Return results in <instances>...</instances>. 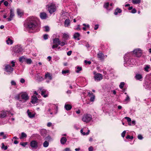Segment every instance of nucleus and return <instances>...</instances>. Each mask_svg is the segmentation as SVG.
<instances>
[{
	"mask_svg": "<svg viewBox=\"0 0 151 151\" xmlns=\"http://www.w3.org/2000/svg\"><path fill=\"white\" fill-rule=\"evenodd\" d=\"M27 28L30 30H35L37 31L39 30V26L37 21L34 18L28 19L27 24Z\"/></svg>",
	"mask_w": 151,
	"mask_h": 151,
	"instance_id": "obj_1",
	"label": "nucleus"
},
{
	"mask_svg": "<svg viewBox=\"0 0 151 151\" xmlns=\"http://www.w3.org/2000/svg\"><path fill=\"white\" fill-rule=\"evenodd\" d=\"M16 99L19 100V101H21L22 100L21 99H22L24 102L29 99V96L28 94L25 92H22L19 94L15 96Z\"/></svg>",
	"mask_w": 151,
	"mask_h": 151,
	"instance_id": "obj_2",
	"label": "nucleus"
},
{
	"mask_svg": "<svg viewBox=\"0 0 151 151\" xmlns=\"http://www.w3.org/2000/svg\"><path fill=\"white\" fill-rule=\"evenodd\" d=\"M129 54L127 53L125 54L124 56V59L125 63H124V65L125 66L127 67L129 65H133L134 64V63L133 62V60L132 59H129Z\"/></svg>",
	"mask_w": 151,
	"mask_h": 151,
	"instance_id": "obj_3",
	"label": "nucleus"
},
{
	"mask_svg": "<svg viewBox=\"0 0 151 151\" xmlns=\"http://www.w3.org/2000/svg\"><path fill=\"white\" fill-rule=\"evenodd\" d=\"M46 8L47 9L49 12L52 14L55 12L56 9L55 5L53 3L49 4L46 6Z\"/></svg>",
	"mask_w": 151,
	"mask_h": 151,
	"instance_id": "obj_4",
	"label": "nucleus"
},
{
	"mask_svg": "<svg viewBox=\"0 0 151 151\" xmlns=\"http://www.w3.org/2000/svg\"><path fill=\"white\" fill-rule=\"evenodd\" d=\"M92 119V116L89 114H85L82 118V120L84 122L88 123L90 122Z\"/></svg>",
	"mask_w": 151,
	"mask_h": 151,
	"instance_id": "obj_5",
	"label": "nucleus"
},
{
	"mask_svg": "<svg viewBox=\"0 0 151 151\" xmlns=\"http://www.w3.org/2000/svg\"><path fill=\"white\" fill-rule=\"evenodd\" d=\"M4 67V70L9 74L12 73L14 70V69L9 65L5 64Z\"/></svg>",
	"mask_w": 151,
	"mask_h": 151,
	"instance_id": "obj_6",
	"label": "nucleus"
},
{
	"mask_svg": "<svg viewBox=\"0 0 151 151\" xmlns=\"http://www.w3.org/2000/svg\"><path fill=\"white\" fill-rule=\"evenodd\" d=\"M13 50L16 53H20L23 50V48L20 45H16L13 48Z\"/></svg>",
	"mask_w": 151,
	"mask_h": 151,
	"instance_id": "obj_7",
	"label": "nucleus"
},
{
	"mask_svg": "<svg viewBox=\"0 0 151 151\" xmlns=\"http://www.w3.org/2000/svg\"><path fill=\"white\" fill-rule=\"evenodd\" d=\"M96 72H93V74L95 75L94 78L95 81H99L102 79L103 78L102 75L100 73L95 74Z\"/></svg>",
	"mask_w": 151,
	"mask_h": 151,
	"instance_id": "obj_8",
	"label": "nucleus"
},
{
	"mask_svg": "<svg viewBox=\"0 0 151 151\" xmlns=\"http://www.w3.org/2000/svg\"><path fill=\"white\" fill-rule=\"evenodd\" d=\"M133 53L137 57L141 56L142 54V51L139 48L134 50L133 51Z\"/></svg>",
	"mask_w": 151,
	"mask_h": 151,
	"instance_id": "obj_9",
	"label": "nucleus"
},
{
	"mask_svg": "<svg viewBox=\"0 0 151 151\" xmlns=\"http://www.w3.org/2000/svg\"><path fill=\"white\" fill-rule=\"evenodd\" d=\"M45 79L48 80V81H46V82L49 83L52 79V74L49 72L46 73L45 76Z\"/></svg>",
	"mask_w": 151,
	"mask_h": 151,
	"instance_id": "obj_10",
	"label": "nucleus"
},
{
	"mask_svg": "<svg viewBox=\"0 0 151 151\" xmlns=\"http://www.w3.org/2000/svg\"><path fill=\"white\" fill-rule=\"evenodd\" d=\"M10 114L12 115H13L12 114H11L9 111H4L1 112L0 114V116L1 118H4L9 115Z\"/></svg>",
	"mask_w": 151,
	"mask_h": 151,
	"instance_id": "obj_11",
	"label": "nucleus"
},
{
	"mask_svg": "<svg viewBox=\"0 0 151 151\" xmlns=\"http://www.w3.org/2000/svg\"><path fill=\"white\" fill-rule=\"evenodd\" d=\"M14 16V10L11 9L10 10V17L7 19L8 22L10 21L12 19V18Z\"/></svg>",
	"mask_w": 151,
	"mask_h": 151,
	"instance_id": "obj_12",
	"label": "nucleus"
},
{
	"mask_svg": "<svg viewBox=\"0 0 151 151\" xmlns=\"http://www.w3.org/2000/svg\"><path fill=\"white\" fill-rule=\"evenodd\" d=\"M31 147L33 149H37L38 147V143L35 140L31 141L30 143Z\"/></svg>",
	"mask_w": 151,
	"mask_h": 151,
	"instance_id": "obj_13",
	"label": "nucleus"
},
{
	"mask_svg": "<svg viewBox=\"0 0 151 151\" xmlns=\"http://www.w3.org/2000/svg\"><path fill=\"white\" fill-rule=\"evenodd\" d=\"M62 38L65 40H68L69 38V35L68 33H63Z\"/></svg>",
	"mask_w": 151,
	"mask_h": 151,
	"instance_id": "obj_14",
	"label": "nucleus"
},
{
	"mask_svg": "<svg viewBox=\"0 0 151 151\" xmlns=\"http://www.w3.org/2000/svg\"><path fill=\"white\" fill-rule=\"evenodd\" d=\"M97 57L100 60H102L104 58L105 56L104 54L101 52L97 54Z\"/></svg>",
	"mask_w": 151,
	"mask_h": 151,
	"instance_id": "obj_15",
	"label": "nucleus"
},
{
	"mask_svg": "<svg viewBox=\"0 0 151 151\" xmlns=\"http://www.w3.org/2000/svg\"><path fill=\"white\" fill-rule=\"evenodd\" d=\"M88 95L90 98V100L91 101L93 102L95 99V96L92 93H88Z\"/></svg>",
	"mask_w": 151,
	"mask_h": 151,
	"instance_id": "obj_16",
	"label": "nucleus"
},
{
	"mask_svg": "<svg viewBox=\"0 0 151 151\" xmlns=\"http://www.w3.org/2000/svg\"><path fill=\"white\" fill-rule=\"evenodd\" d=\"M35 77L36 79L38 81H41L43 80V78L42 76H40L39 74H37L35 75Z\"/></svg>",
	"mask_w": 151,
	"mask_h": 151,
	"instance_id": "obj_17",
	"label": "nucleus"
},
{
	"mask_svg": "<svg viewBox=\"0 0 151 151\" xmlns=\"http://www.w3.org/2000/svg\"><path fill=\"white\" fill-rule=\"evenodd\" d=\"M88 128L86 127H84L83 129H81V133L83 135H88L90 132V130H88V132L86 133L84 132H83V131H85V129H87Z\"/></svg>",
	"mask_w": 151,
	"mask_h": 151,
	"instance_id": "obj_18",
	"label": "nucleus"
},
{
	"mask_svg": "<svg viewBox=\"0 0 151 151\" xmlns=\"http://www.w3.org/2000/svg\"><path fill=\"white\" fill-rule=\"evenodd\" d=\"M40 16L41 18L42 19H46L47 17L46 14L44 12L40 13Z\"/></svg>",
	"mask_w": 151,
	"mask_h": 151,
	"instance_id": "obj_19",
	"label": "nucleus"
},
{
	"mask_svg": "<svg viewBox=\"0 0 151 151\" xmlns=\"http://www.w3.org/2000/svg\"><path fill=\"white\" fill-rule=\"evenodd\" d=\"M38 99L37 97L35 96H33L32 98V101L31 102L32 104H35L37 103Z\"/></svg>",
	"mask_w": 151,
	"mask_h": 151,
	"instance_id": "obj_20",
	"label": "nucleus"
},
{
	"mask_svg": "<svg viewBox=\"0 0 151 151\" xmlns=\"http://www.w3.org/2000/svg\"><path fill=\"white\" fill-rule=\"evenodd\" d=\"M27 112L29 117L32 118L35 116V114L33 113H32L31 112H30L29 110L28 109L27 110Z\"/></svg>",
	"mask_w": 151,
	"mask_h": 151,
	"instance_id": "obj_21",
	"label": "nucleus"
},
{
	"mask_svg": "<svg viewBox=\"0 0 151 151\" xmlns=\"http://www.w3.org/2000/svg\"><path fill=\"white\" fill-rule=\"evenodd\" d=\"M64 107L67 110H69L72 108V106L71 105L68 104H65L64 106Z\"/></svg>",
	"mask_w": 151,
	"mask_h": 151,
	"instance_id": "obj_22",
	"label": "nucleus"
},
{
	"mask_svg": "<svg viewBox=\"0 0 151 151\" xmlns=\"http://www.w3.org/2000/svg\"><path fill=\"white\" fill-rule=\"evenodd\" d=\"M40 133L42 135L45 137L47 134V131L45 129H42L40 131Z\"/></svg>",
	"mask_w": 151,
	"mask_h": 151,
	"instance_id": "obj_23",
	"label": "nucleus"
},
{
	"mask_svg": "<svg viewBox=\"0 0 151 151\" xmlns=\"http://www.w3.org/2000/svg\"><path fill=\"white\" fill-rule=\"evenodd\" d=\"M80 36V34L78 32L75 33L73 35V38L75 39H77L78 40H80V39L78 37Z\"/></svg>",
	"mask_w": 151,
	"mask_h": 151,
	"instance_id": "obj_24",
	"label": "nucleus"
},
{
	"mask_svg": "<svg viewBox=\"0 0 151 151\" xmlns=\"http://www.w3.org/2000/svg\"><path fill=\"white\" fill-rule=\"evenodd\" d=\"M67 141V139L65 137H62L60 139V142L62 144H64Z\"/></svg>",
	"mask_w": 151,
	"mask_h": 151,
	"instance_id": "obj_25",
	"label": "nucleus"
},
{
	"mask_svg": "<svg viewBox=\"0 0 151 151\" xmlns=\"http://www.w3.org/2000/svg\"><path fill=\"white\" fill-rule=\"evenodd\" d=\"M135 78L137 80H139L142 78V77L141 75L137 74L135 76Z\"/></svg>",
	"mask_w": 151,
	"mask_h": 151,
	"instance_id": "obj_26",
	"label": "nucleus"
},
{
	"mask_svg": "<svg viewBox=\"0 0 151 151\" xmlns=\"http://www.w3.org/2000/svg\"><path fill=\"white\" fill-rule=\"evenodd\" d=\"M60 42V41L59 38H55L53 40V43L54 44H58L59 45Z\"/></svg>",
	"mask_w": 151,
	"mask_h": 151,
	"instance_id": "obj_27",
	"label": "nucleus"
},
{
	"mask_svg": "<svg viewBox=\"0 0 151 151\" xmlns=\"http://www.w3.org/2000/svg\"><path fill=\"white\" fill-rule=\"evenodd\" d=\"M17 12L18 16L21 17L23 14V12L22 11L19 9H17Z\"/></svg>",
	"mask_w": 151,
	"mask_h": 151,
	"instance_id": "obj_28",
	"label": "nucleus"
},
{
	"mask_svg": "<svg viewBox=\"0 0 151 151\" xmlns=\"http://www.w3.org/2000/svg\"><path fill=\"white\" fill-rule=\"evenodd\" d=\"M122 12V11L120 9L117 8L115 9L114 14L115 15H117L118 13H120Z\"/></svg>",
	"mask_w": 151,
	"mask_h": 151,
	"instance_id": "obj_29",
	"label": "nucleus"
},
{
	"mask_svg": "<svg viewBox=\"0 0 151 151\" xmlns=\"http://www.w3.org/2000/svg\"><path fill=\"white\" fill-rule=\"evenodd\" d=\"M70 20L69 19H66L65 21V27H68L70 24Z\"/></svg>",
	"mask_w": 151,
	"mask_h": 151,
	"instance_id": "obj_30",
	"label": "nucleus"
},
{
	"mask_svg": "<svg viewBox=\"0 0 151 151\" xmlns=\"http://www.w3.org/2000/svg\"><path fill=\"white\" fill-rule=\"evenodd\" d=\"M46 91H47L45 90H43L41 91V95L42 96H43V97L45 98H46L47 96V95L45 94L46 93Z\"/></svg>",
	"mask_w": 151,
	"mask_h": 151,
	"instance_id": "obj_31",
	"label": "nucleus"
},
{
	"mask_svg": "<svg viewBox=\"0 0 151 151\" xmlns=\"http://www.w3.org/2000/svg\"><path fill=\"white\" fill-rule=\"evenodd\" d=\"M26 59V58L23 56L19 58V60L20 62L22 63L23 62H25Z\"/></svg>",
	"mask_w": 151,
	"mask_h": 151,
	"instance_id": "obj_32",
	"label": "nucleus"
},
{
	"mask_svg": "<svg viewBox=\"0 0 151 151\" xmlns=\"http://www.w3.org/2000/svg\"><path fill=\"white\" fill-rule=\"evenodd\" d=\"M32 60L31 59H27L26 58L25 62L28 64H30L32 63Z\"/></svg>",
	"mask_w": 151,
	"mask_h": 151,
	"instance_id": "obj_33",
	"label": "nucleus"
},
{
	"mask_svg": "<svg viewBox=\"0 0 151 151\" xmlns=\"http://www.w3.org/2000/svg\"><path fill=\"white\" fill-rule=\"evenodd\" d=\"M6 42L7 44L8 45H12L13 43V41L11 40L9 38L6 40Z\"/></svg>",
	"mask_w": 151,
	"mask_h": 151,
	"instance_id": "obj_34",
	"label": "nucleus"
},
{
	"mask_svg": "<svg viewBox=\"0 0 151 151\" xmlns=\"http://www.w3.org/2000/svg\"><path fill=\"white\" fill-rule=\"evenodd\" d=\"M26 134L24 132H22L21 133V135L20 137V139H22L24 138H26L27 137Z\"/></svg>",
	"mask_w": 151,
	"mask_h": 151,
	"instance_id": "obj_35",
	"label": "nucleus"
},
{
	"mask_svg": "<svg viewBox=\"0 0 151 151\" xmlns=\"http://www.w3.org/2000/svg\"><path fill=\"white\" fill-rule=\"evenodd\" d=\"M67 43L66 42V41L65 40L64 41L61 42L60 41V42L59 43V45H60L61 46H63L64 45H67Z\"/></svg>",
	"mask_w": 151,
	"mask_h": 151,
	"instance_id": "obj_36",
	"label": "nucleus"
},
{
	"mask_svg": "<svg viewBox=\"0 0 151 151\" xmlns=\"http://www.w3.org/2000/svg\"><path fill=\"white\" fill-rule=\"evenodd\" d=\"M17 107L19 109H21L22 108L21 103L20 102H18L17 103Z\"/></svg>",
	"mask_w": 151,
	"mask_h": 151,
	"instance_id": "obj_37",
	"label": "nucleus"
},
{
	"mask_svg": "<svg viewBox=\"0 0 151 151\" xmlns=\"http://www.w3.org/2000/svg\"><path fill=\"white\" fill-rule=\"evenodd\" d=\"M150 68V66L149 65H147L144 68V70L145 71L148 72L149 69Z\"/></svg>",
	"mask_w": 151,
	"mask_h": 151,
	"instance_id": "obj_38",
	"label": "nucleus"
},
{
	"mask_svg": "<svg viewBox=\"0 0 151 151\" xmlns=\"http://www.w3.org/2000/svg\"><path fill=\"white\" fill-rule=\"evenodd\" d=\"M49 142L47 141H45L43 144V145L44 147H47L49 145Z\"/></svg>",
	"mask_w": 151,
	"mask_h": 151,
	"instance_id": "obj_39",
	"label": "nucleus"
},
{
	"mask_svg": "<svg viewBox=\"0 0 151 151\" xmlns=\"http://www.w3.org/2000/svg\"><path fill=\"white\" fill-rule=\"evenodd\" d=\"M140 0H132V3L134 4H138L140 3Z\"/></svg>",
	"mask_w": 151,
	"mask_h": 151,
	"instance_id": "obj_40",
	"label": "nucleus"
},
{
	"mask_svg": "<svg viewBox=\"0 0 151 151\" xmlns=\"http://www.w3.org/2000/svg\"><path fill=\"white\" fill-rule=\"evenodd\" d=\"M69 70H63L62 71V73L63 74L65 75L66 74L68 73H69Z\"/></svg>",
	"mask_w": 151,
	"mask_h": 151,
	"instance_id": "obj_41",
	"label": "nucleus"
},
{
	"mask_svg": "<svg viewBox=\"0 0 151 151\" xmlns=\"http://www.w3.org/2000/svg\"><path fill=\"white\" fill-rule=\"evenodd\" d=\"M2 148L4 149V150H6L7 149V147L6 146H5L4 143H2Z\"/></svg>",
	"mask_w": 151,
	"mask_h": 151,
	"instance_id": "obj_42",
	"label": "nucleus"
},
{
	"mask_svg": "<svg viewBox=\"0 0 151 151\" xmlns=\"http://www.w3.org/2000/svg\"><path fill=\"white\" fill-rule=\"evenodd\" d=\"M130 101V98L129 96L128 95H127V97H126L124 101L125 102H127L129 101Z\"/></svg>",
	"mask_w": 151,
	"mask_h": 151,
	"instance_id": "obj_43",
	"label": "nucleus"
},
{
	"mask_svg": "<svg viewBox=\"0 0 151 151\" xmlns=\"http://www.w3.org/2000/svg\"><path fill=\"white\" fill-rule=\"evenodd\" d=\"M77 70H76V72L78 73L81 70L82 68L81 67L78 66L77 67Z\"/></svg>",
	"mask_w": 151,
	"mask_h": 151,
	"instance_id": "obj_44",
	"label": "nucleus"
},
{
	"mask_svg": "<svg viewBox=\"0 0 151 151\" xmlns=\"http://www.w3.org/2000/svg\"><path fill=\"white\" fill-rule=\"evenodd\" d=\"M45 29V31L46 32H48L49 31V27L47 26H45L44 27Z\"/></svg>",
	"mask_w": 151,
	"mask_h": 151,
	"instance_id": "obj_45",
	"label": "nucleus"
},
{
	"mask_svg": "<svg viewBox=\"0 0 151 151\" xmlns=\"http://www.w3.org/2000/svg\"><path fill=\"white\" fill-rule=\"evenodd\" d=\"M124 85V83L123 82H122L121 83L120 85H119V87L121 88H122L123 87Z\"/></svg>",
	"mask_w": 151,
	"mask_h": 151,
	"instance_id": "obj_46",
	"label": "nucleus"
},
{
	"mask_svg": "<svg viewBox=\"0 0 151 151\" xmlns=\"http://www.w3.org/2000/svg\"><path fill=\"white\" fill-rule=\"evenodd\" d=\"M109 6V3L108 2H107V3H105L104 4V6L105 8L107 9L108 8V7Z\"/></svg>",
	"mask_w": 151,
	"mask_h": 151,
	"instance_id": "obj_47",
	"label": "nucleus"
},
{
	"mask_svg": "<svg viewBox=\"0 0 151 151\" xmlns=\"http://www.w3.org/2000/svg\"><path fill=\"white\" fill-rule=\"evenodd\" d=\"M129 125H134L135 123V121L133 120L132 121V122L129 123Z\"/></svg>",
	"mask_w": 151,
	"mask_h": 151,
	"instance_id": "obj_48",
	"label": "nucleus"
},
{
	"mask_svg": "<svg viewBox=\"0 0 151 151\" xmlns=\"http://www.w3.org/2000/svg\"><path fill=\"white\" fill-rule=\"evenodd\" d=\"M43 38L44 40H47L48 38V35L47 34H45L43 35Z\"/></svg>",
	"mask_w": 151,
	"mask_h": 151,
	"instance_id": "obj_49",
	"label": "nucleus"
},
{
	"mask_svg": "<svg viewBox=\"0 0 151 151\" xmlns=\"http://www.w3.org/2000/svg\"><path fill=\"white\" fill-rule=\"evenodd\" d=\"M126 138L127 139H132L133 138V137L132 136H130V135H128L126 137Z\"/></svg>",
	"mask_w": 151,
	"mask_h": 151,
	"instance_id": "obj_50",
	"label": "nucleus"
},
{
	"mask_svg": "<svg viewBox=\"0 0 151 151\" xmlns=\"http://www.w3.org/2000/svg\"><path fill=\"white\" fill-rule=\"evenodd\" d=\"M27 144V142L20 143V145L23 147H25L26 145Z\"/></svg>",
	"mask_w": 151,
	"mask_h": 151,
	"instance_id": "obj_51",
	"label": "nucleus"
},
{
	"mask_svg": "<svg viewBox=\"0 0 151 151\" xmlns=\"http://www.w3.org/2000/svg\"><path fill=\"white\" fill-rule=\"evenodd\" d=\"M55 45H53L52 46V48L53 49H54L55 48H57L58 47V46L59 45L57 44H54Z\"/></svg>",
	"mask_w": 151,
	"mask_h": 151,
	"instance_id": "obj_52",
	"label": "nucleus"
},
{
	"mask_svg": "<svg viewBox=\"0 0 151 151\" xmlns=\"http://www.w3.org/2000/svg\"><path fill=\"white\" fill-rule=\"evenodd\" d=\"M125 119H126L128 122H130L131 121V118L128 117H125Z\"/></svg>",
	"mask_w": 151,
	"mask_h": 151,
	"instance_id": "obj_53",
	"label": "nucleus"
},
{
	"mask_svg": "<svg viewBox=\"0 0 151 151\" xmlns=\"http://www.w3.org/2000/svg\"><path fill=\"white\" fill-rule=\"evenodd\" d=\"M126 133V131H124L122 133L121 135L122 137H124Z\"/></svg>",
	"mask_w": 151,
	"mask_h": 151,
	"instance_id": "obj_54",
	"label": "nucleus"
},
{
	"mask_svg": "<svg viewBox=\"0 0 151 151\" xmlns=\"http://www.w3.org/2000/svg\"><path fill=\"white\" fill-rule=\"evenodd\" d=\"M11 84L12 85L15 86L16 85V82L14 81H11Z\"/></svg>",
	"mask_w": 151,
	"mask_h": 151,
	"instance_id": "obj_55",
	"label": "nucleus"
},
{
	"mask_svg": "<svg viewBox=\"0 0 151 151\" xmlns=\"http://www.w3.org/2000/svg\"><path fill=\"white\" fill-rule=\"evenodd\" d=\"M138 138L139 139H143V137L141 135H139L138 136Z\"/></svg>",
	"mask_w": 151,
	"mask_h": 151,
	"instance_id": "obj_56",
	"label": "nucleus"
},
{
	"mask_svg": "<svg viewBox=\"0 0 151 151\" xmlns=\"http://www.w3.org/2000/svg\"><path fill=\"white\" fill-rule=\"evenodd\" d=\"M11 63L12 64V67H14L15 65V62L14 61H11Z\"/></svg>",
	"mask_w": 151,
	"mask_h": 151,
	"instance_id": "obj_57",
	"label": "nucleus"
},
{
	"mask_svg": "<svg viewBox=\"0 0 151 151\" xmlns=\"http://www.w3.org/2000/svg\"><path fill=\"white\" fill-rule=\"evenodd\" d=\"M136 12H137V11H136V9H132V10L131 11V13H136Z\"/></svg>",
	"mask_w": 151,
	"mask_h": 151,
	"instance_id": "obj_58",
	"label": "nucleus"
},
{
	"mask_svg": "<svg viewBox=\"0 0 151 151\" xmlns=\"http://www.w3.org/2000/svg\"><path fill=\"white\" fill-rule=\"evenodd\" d=\"M84 62L86 64H88L89 65L91 63V62L90 61H87L86 60H85Z\"/></svg>",
	"mask_w": 151,
	"mask_h": 151,
	"instance_id": "obj_59",
	"label": "nucleus"
},
{
	"mask_svg": "<svg viewBox=\"0 0 151 151\" xmlns=\"http://www.w3.org/2000/svg\"><path fill=\"white\" fill-rule=\"evenodd\" d=\"M72 52L71 51H69L67 53V55L68 56H70L71 55L72 53Z\"/></svg>",
	"mask_w": 151,
	"mask_h": 151,
	"instance_id": "obj_60",
	"label": "nucleus"
},
{
	"mask_svg": "<svg viewBox=\"0 0 151 151\" xmlns=\"http://www.w3.org/2000/svg\"><path fill=\"white\" fill-rule=\"evenodd\" d=\"M8 3L7 1H5L4 2V4L6 6H7L8 5Z\"/></svg>",
	"mask_w": 151,
	"mask_h": 151,
	"instance_id": "obj_61",
	"label": "nucleus"
},
{
	"mask_svg": "<svg viewBox=\"0 0 151 151\" xmlns=\"http://www.w3.org/2000/svg\"><path fill=\"white\" fill-rule=\"evenodd\" d=\"M64 151H71L69 148H66L64 150Z\"/></svg>",
	"mask_w": 151,
	"mask_h": 151,
	"instance_id": "obj_62",
	"label": "nucleus"
},
{
	"mask_svg": "<svg viewBox=\"0 0 151 151\" xmlns=\"http://www.w3.org/2000/svg\"><path fill=\"white\" fill-rule=\"evenodd\" d=\"M89 151H93V147L92 146H91L88 148Z\"/></svg>",
	"mask_w": 151,
	"mask_h": 151,
	"instance_id": "obj_63",
	"label": "nucleus"
},
{
	"mask_svg": "<svg viewBox=\"0 0 151 151\" xmlns=\"http://www.w3.org/2000/svg\"><path fill=\"white\" fill-rule=\"evenodd\" d=\"M20 81L21 83H23L25 82V80L23 78H21L20 79Z\"/></svg>",
	"mask_w": 151,
	"mask_h": 151,
	"instance_id": "obj_64",
	"label": "nucleus"
}]
</instances>
